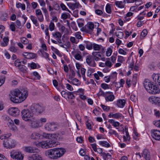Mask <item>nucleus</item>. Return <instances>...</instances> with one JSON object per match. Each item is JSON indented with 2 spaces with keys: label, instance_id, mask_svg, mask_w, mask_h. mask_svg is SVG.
<instances>
[{
  "label": "nucleus",
  "instance_id": "26",
  "mask_svg": "<svg viewBox=\"0 0 160 160\" xmlns=\"http://www.w3.org/2000/svg\"><path fill=\"white\" fill-rule=\"evenodd\" d=\"M125 3V0H124L123 1H116L115 2V4L116 6L121 8H122L124 7Z\"/></svg>",
  "mask_w": 160,
  "mask_h": 160
},
{
  "label": "nucleus",
  "instance_id": "27",
  "mask_svg": "<svg viewBox=\"0 0 160 160\" xmlns=\"http://www.w3.org/2000/svg\"><path fill=\"white\" fill-rule=\"evenodd\" d=\"M28 160H42V157L38 154H33L28 158Z\"/></svg>",
  "mask_w": 160,
  "mask_h": 160
},
{
  "label": "nucleus",
  "instance_id": "53",
  "mask_svg": "<svg viewBox=\"0 0 160 160\" xmlns=\"http://www.w3.org/2000/svg\"><path fill=\"white\" fill-rule=\"evenodd\" d=\"M21 42L24 44H26L28 43V40L26 38L22 37L21 38Z\"/></svg>",
  "mask_w": 160,
  "mask_h": 160
},
{
  "label": "nucleus",
  "instance_id": "63",
  "mask_svg": "<svg viewBox=\"0 0 160 160\" xmlns=\"http://www.w3.org/2000/svg\"><path fill=\"white\" fill-rule=\"evenodd\" d=\"M117 61L119 62L122 63L125 61V59L123 57L121 56H118V57Z\"/></svg>",
  "mask_w": 160,
  "mask_h": 160
},
{
  "label": "nucleus",
  "instance_id": "2",
  "mask_svg": "<svg viewBox=\"0 0 160 160\" xmlns=\"http://www.w3.org/2000/svg\"><path fill=\"white\" fill-rule=\"evenodd\" d=\"M143 85L146 90L150 93L156 94L159 93L160 89L156 85H154L150 81L145 79L143 82Z\"/></svg>",
  "mask_w": 160,
  "mask_h": 160
},
{
  "label": "nucleus",
  "instance_id": "60",
  "mask_svg": "<svg viewBox=\"0 0 160 160\" xmlns=\"http://www.w3.org/2000/svg\"><path fill=\"white\" fill-rule=\"evenodd\" d=\"M44 32L45 33L46 35V38H48V40L49 41L50 40V36L49 35V32H48V28H47L44 30Z\"/></svg>",
  "mask_w": 160,
  "mask_h": 160
},
{
  "label": "nucleus",
  "instance_id": "28",
  "mask_svg": "<svg viewBox=\"0 0 160 160\" xmlns=\"http://www.w3.org/2000/svg\"><path fill=\"white\" fill-rule=\"evenodd\" d=\"M125 130L126 133V136L124 135L123 136V141L125 142H128L130 140V138L128 132V128L126 126L125 127Z\"/></svg>",
  "mask_w": 160,
  "mask_h": 160
},
{
  "label": "nucleus",
  "instance_id": "19",
  "mask_svg": "<svg viewBox=\"0 0 160 160\" xmlns=\"http://www.w3.org/2000/svg\"><path fill=\"white\" fill-rule=\"evenodd\" d=\"M102 54L99 52H92V56L93 59L96 61H98L101 58Z\"/></svg>",
  "mask_w": 160,
  "mask_h": 160
},
{
  "label": "nucleus",
  "instance_id": "35",
  "mask_svg": "<svg viewBox=\"0 0 160 160\" xmlns=\"http://www.w3.org/2000/svg\"><path fill=\"white\" fill-rule=\"evenodd\" d=\"M75 58L78 60L80 61H82V57L81 56V52L79 51L78 53H76L74 55Z\"/></svg>",
  "mask_w": 160,
  "mask_h": 160
},
{
  "label": "nucleus",
  "instance_id": "41",
  "mask_svg": "<svg viewBox=\"0 0 160 160\" xmlns=\"http://www.w3.org/2000/svg\"><path fill=\"white\" fill-rule=\"evenodd\" d=\"M52 35L54 38L58 39L61 38L62 34L58 32H56L52 33Z\"/></svg>",
  "mask_w": 160,
  "mask_h": 160
},
{
  "label": "nucleus",
  "instance_id": "42",
  "mask_svg": "<svg viewBox=\"0 0 160 160\" xmlns=\"http://www.w3.org/2000/svg\"><path fill=\"white\" fill-rule=\"evenodd\" d=\"M30 18L31 20L32 21V22L37 27L38 25L39 24L37 22V20L35 18V16L33 15H31L30 17Z\"/></svg>",
  "mask_w": 160,
  "mask_h": 160
},
{
  "label": "nucleus",
  "instance_id": "62",
  "mask_svg": "<svg viewBox=\"0 0 160 160\" xmlns=\"http://www.w3.org/2000/svg\"><path fill=\"white\" fill-rule=\"evenodd\" d=\"M70 70L71 72V74L69 78V79H71L75 77L76 73L75 71L73 69H70Z\"/></svg>",
  "mask_w": 160,
  "mask_h": 160
},
{
  "label": "nucleus",
  "instance_id": "16",
  "mask_svg": "<svg viewBox=\"0 0 160 160\" xmlns=\"http://www.w3.org/2000/svg\"><path fill=\"white\" fill-rule=\"evenodd\" d=\"M148 100L152 103L160 106V98L155 96H151L148 98Z\"/></svg>",
  "mask_w": 160,
  "mask_h": 160
},
{
  "label": "nucleus",
  "instance_id": "12",
  "mask_svg": "<svg viewBox=\"0 0 160 160\" xmlns=\"http://www.w3.org/2000/svg\"><path fill=\"white\" fill-rule=\"evenodd\" d=\"M41 138H44L46 139H50L51 140H55L57 139L58 136L56 134H49L46 133H43L41 135Z\"/></svg>",
  "mask_w": 160,
  "mask_h": 160
},
{
  "label": "nucleus",
  "instance_id": "64",
  "mask_svg": "<svg viewBox=\"0 0 160 160\" xmlns=\"http://www.w3.org/2000/svg\"><path fill=\"white\" fill-rule=\"evenodd\" d=\"M9 28L12 31H15L16 28L15 23L14 22H12L10 25Z\"/></svg>",
  "mask_w": 160,
  "mask_h": 160
},
{
  "label": "nucleus",
  "instance_id": "31",
  "mask_svg": "<svg viewBox=\"0 0 160 160\" xmlns=\"http://www.w3.org/2000/svg\"><path fill=\"white\" fill-rule=\"evenodd\" d=\"M41 136L39 133L36 132H33L31 136L32 138L35 140L41 138Z\"/></svg>",
  "mask_w": 160,
  "mask_h": 160
},
{
  "label": "nucleus",
  "instance_id": "46",
  "mask_svg": "<svg viewBox=\"0 0 160 160\" xmlns=\"http://www.w3.org/2000/svg\"><path fill=\"white\" fill-rule=\"evenodd\" d=\"M147 31L146 29H144L142 30L140 35V38L143 39L147 34Z\"/></svg>",
  "mask_w": 160,
  "mask_h": 160
},
{
  "label": "nucleus",
  "instance_id": "36",
  "mask_svg": "<svg viewBox=\"0 0 160 160\" xmlns=\"http://www.w3.org/2000/svg\"><path fill=\"white\" fill-rule=\"evenodd\" d=\"M9 38L8 37H4L3 39V42L1 43V45L2 47L7 46L8 43Z\"/></svg>",
  "mask_w": 160,
  "mask_h": 160
},
{
  "label": "nucleus",
  "instance_id": "14",
  "mask_svg": "<svg viewBox=\"0 0 160 160\" xmlns=\"http://www.w3.org/2000/svg\"><path fill=\"white\" fill-rule=\"evenodd\" d=\"M9 114L14 117H16L19 114V111L16 108H10L8 111Z\"/></svg>",
  "mask_w": 160,
  "mask_h": 160
},
{
  "label": "nucleus",
  "instance_id": "44",
  "mask_svg": "<svg viewBox=\"0 0 160 160\" xmlns=\"http://www.w3.org/2000/svg\"><path fill=\"white\" fill-rule=\"evenodd\" d=\"M40 51L42 54V57L46 59H49V55L47 52L42 50H40Z\"/></svg>",
  "mask_w": 160,
  "mask_h": 160
},
{
  "label": "nucleus",
  "instance_id": "51",
  "mask_svg": "<svg viewBox=\"0 0 160 160\" xmlns=\"http://www.w3.org/2000/svg\"><path fill=\"white\" fill-rule=\"evenodd\" d=\"M8 18V15L7 13L2 14L0 17L1 19L3 21H6Z\"/></svg>",
  "mask_w": 160,
  "mask_h": 160
},
{
  "label": "nucleus",
  "instance_id": "5",
  "mask_svg": "<svg viewBox=\"0 0 160 160\" xmlns=\"http://www.w3.org/2000/svg\"><path fill=\"white\" fill-rule=\"evenodd\" d=\"M16 144L15 140L11 138L5 139L3 142V146L7 148H11L14 147Z\"/></svg>",
  "mask_w": 160,
  "mask_h": 160
},
{
  "label": "nucleus",
  "instance_id": "6",
  "mask_svg": "<svg viewBox=\"0 0 160 160\" xmlns=\"http://www.w3.org/2000/svg\"><path fill=\"white\" fill-rule=\"evenodd\" d=\"M10 156L16 160H22L23 159V155L21 152L18 151H12L10 152Z\"/></svg>",
  "mask_w": 160,
  "mask_h": 160
},
{
  "label": "nucleus",
  "instance_id": "43",
  "mask_svg": "<svg viewBox=\"0 0 160 160\" xmlns=\"http://www.w3.org/2000/svg\"><path fill=\"white\" fill-rule=\"evenodd\" d=\"M102 46L95 43H93V48L95 51H99L101 48Z\"/></svg>",
  "mask_w": 160,
  "mask_h": 160
},
{
  "label": "nucleus",
  "instance_id": "25",
  "mask_svg": "<svg viewBox=\"0 0 160 160\" xmlns=\"http://www.w3.org/2000/svg\"><path fill=\"white\" fill-rule=\"evenodd\" d=\"M126 103V101L124 99H119L116 102V105L120 108H123Z\"/></svg>",
  "mask_w": 160,
  "mask_h": 160
},
{
  "label": "nucleus",
  "instance_id": "22",
  "mask_svg": "<svg viewBox=\"0 0 160 160\" xmlns=\"http://www.w3.org/2000/svg\"><path fill=\"white\" fill-rule=\"evenodd\" d=\"M152 78L156 83L160 86V74L153 73Z\"/></svg>",
  "mask_w": 160,
  "mask_h": 160
},
{
  "label": "nucleus",
  "instance_id": "30",
  "mask_svg": "<svg viewBox=\"0 0 160 160\" xmlns=\"http://www.w3.org/2000/svg\"><path fill=\"white\" fill-rule=\"evenodd\" d=\"M71 80V81L69 80L68 81V82L70 83L77 86L80 85L81 84V82L77 78H72Z\"/></svg>",
  "mask_w": 160,
  "mask_h": 160
},
{
  "label": "nucleus",
  "instance_id": "10",
  "mask_svg": "<svg viewBox=\"0 0 160 160\" xmlns=\"http://www.w3.org/2000/svg\"><path fill=\"white\" fill-rule=\"evenodd\" d=\"M45 129L48 131H54L57 128V126L53 122H47L45 125Z\"/></svg>",
  "mask_w": 160,
  "mask_h": 160
},
{
  "label": "nucleus",
  "instance_id": "38",
  "mask_svg": "<svg viewBox=\"0 0 160 160\" xmlns=\"http://www.w3.org/2000/svg\"><path fill=\"white\" fill-rule=\"evenodd\" d=\"M60 8L62 11H67L70 13H71V12L68 9L66 6L62 2H61L60 3Z\"/></svg>",
  "mask_w": 160,
  "mask_h": 160
},
{
  "label": "nucleus",
  "instance_id": "39",
  "mask_svg": "<svg viewBox=\"0 0 160 160\" xmlns=\"http://www.w3.org/2000/svg\"><path fill=\"white\" fill-rule=\"evenodd\" d=\"M99 144L106 148H109L110 147V145L106 141H100L99 142Z\"/></svg>",
  "mask_w": 160,
  "mask_h": 160
},
{
  "label": "nucleus",
  "instance_id": "57",
  "mask_svg": "<svg viewBox=\"0 0 160 160\" xmlns=\"http://www.w3.org/2000/svg\"><path fill=\"white\" fill-rule=\"evenodd\" d=\"M68 16H70L69 13H63L61 14V18L63 19H66L68 18Z\"/></svg>",
  "mask_w": 160,
  "mask_h": 160
},
{
  "label": "nucleus",
  "instance_id": "32",
  "mask_svg": "<svg viewBox=\"0 0 160 160\" xmlns=\"http://www.w3.org/2000/svg\"><path fill=\"white\" fill-rule=\"evenodd\" d=\"M102 156L104 160H111L112 158L111 155L109 153L103 152L102 153Z\"/></svg>",
  "mask_w": 160,
  "mask_h": 160
},
{
  "label": "nucleus",
  "instance_id": "59",
  "mask_svg": "<svg viewBox=\"0 0 160 160\" xmlns=\"http://www.w3.org/2000/svg\"><path fill=\"white\" fill-rule=\"evenodd\" d=\"M106 12L108 13H111V9L110 5L108 3L106 6Z\"/></svg>",
  "mask_w": 160,
  "mask_h": 160
},
{
  "label": "nucleus",
  "instance_id": "47",
  "mask_svg": "<svg viewBox=\"0 0 160 160\" xmlns=\"http://www.w3.org/2000/svg\"><path fill=\"white\" fill-rule=\"evenodd\" d=\"M117 73L114 72L112 73L111 75L109 76L110 80L112 81H115L117 79Z\"/></svg>",
  "mask_w": 160,
  "mask_h": 160
},
{
  "label": "nucleus",
  "instance_id": "18",
  "mask_svg": "<svg viewBox=\"0 0 160 160\" xmlns=\"http://www.w3.org/2000/svg\"><path fill=\"white\" fill-rule=\"evenodd\" d=\"M67 5L69 8L72 10L81 8L82 7L78 2H76L75 3H68L67 4Z\"/></svg>",
  "mask_w": 160,
  "mask_h": 160
},
{
  "label": "nucleus",
  "instance_id": "55",
  "mask_svg": "<svg viewBox=\"0 0 160 160\" xmlns=\"http://www.w3.org/2000/svg\"><path fill=\"white\" fill-rule=\"evenodd\" d=\"M49 30L51 31H52L54 30L55 28V25L53 22L52 21H51L49 25Z\"/></svg>",
  "mask_w": 160,
  "mask_h": 160
},
{
  "label": "nucleus",
  "instance_id": "52",
  "mask_svg": "<svg viewBox=\"0 0 160 160\" xmlns=\"http://www.w3.org/2000/svg\"><path fill=\"white\" fill-rule=\"evenodd\" d=\"M112 127H110V129L109 131V133L110 135L114 134L117 137L118 136V133L116 132V131L113 130L112 129Z\"/></svg>",
  "mask_w": 160,
  "mask_h": 160
},
{
  "label": "nucleus",
  "instance_id": "33",
  "mask_svg": "<svg viewBox=\"0 0 160 160\" xmlns=\"http://www.w3.org/2000/svg\"><path fill=\"white\" fill-rule=\"evenodd\" d=\"M47 141H43L40 142H39L37 144V146L38 147H41L42 148H48V146H47Z\"/></svg>",
  "mask_w": 160,
  "mask_h": 160
},
{
  "label": "nucleus",
  "instance_id": "20",
  "mask_svg": "<svg viewBox=\"0 0 160 160\" xmlns=\"http://www.w3.org/2000/svg\"><path fill=\"white\" fill-rule=\"evenodd\" d=\"M36 15L38 21L42 22L43 21L44 18L42 13L40 9H38L35 11Z\"/></svg>",
  "mask_w": 160,
  "mask_h": 160
},
{
  "label": "nucleus",
  "instance_id": "58",
  "mask_svg": "<svg viewBox=\"0 0 160 160\" xmlns=\"http://www.w3.org/2000/svg\"><path fill=\"white\" fill-rule=\"evenodd\" d=\"M109 58H107V60L106 61L105 64V65L109 68H111L112 65V63L109 60Z\"/></svg>",
  "mask_w": 160,
  "mask_h": 160
},
{
  "label": "nucleus",
  "instance_id": "21",
  "mask_svg": "<svg viewBox=\"0 0 160 160\" xmlns=\"http://www.w3.org/2000/svg\"><path fill=\"white\" fill-rule=\"evenodd\" d=\"M57 158L63 155L66 152V150L62 148H56Z\"/></svg>",
  "mask_w": 160,
  "mask_h": 160
},
{
  "label": "nucleus",
  "instance_id": "9",
  "mask_svg": "<svg viewBox=\"0 0 160 160\" xmlns=\"http://www.w3.org/2000/svg\"><path fill=\"white\" fill-rule=\"evenodd\" d=\"M137 77L138 75L135 74L133 75L132 80L128 78L127 79L126 83L128 88L130 87L131 85L135 87L137 83Z\"/></svg>",
  "mask_w": 160,
  "mask_h": 160
},
{
  "label": "nucleus",
  "instance_id": "61",
  "mask_svg": "<svg viewBox=\"0 0 160 160\" xmlns=\"http://www.w3.org/2000/svg\"><path fill=\"white\" fill-rule=\"evenodd\" d=\"M36 56V54L33 53H29L28 59H32L34 58Z\"/></svg>",
  "mask_w": 160,
  "mask_h": 160
},
{
  "label": "nucleus",
  "instance_id": "45",
  "mask_svg": "<svg viewBox=\"0 0 160 160\" xmlns=\"http://www.w3.org/2000/svg\"><path fill=\"white\" fill-rule=\"evenodd\" d=\"M117 53L114 52L113 55L110 57L111 60L112 62L114 63L115 62V61L117 58Z\"/></svg>",
  "mask_w": 160,
  "mask_h": 160
},
{
  "label": "nucleus",
  "instance_id": "24",
  "mask_svg": "<svg viewBox=\"0 0 160 160\" xmlns=\"http://www.w3.org/2000/svg\"><path fill=\"white\" fill-rule=\"evenodd\" d=\"M24 150L27 152L32 153L35 152L37 150L34 148L28 146L24 147Z\"/></svg>",
  "mask_w": 160,
  "mask_h": 160
},
{
  "label": "nucleus",
  "instance_id": "50",
  "mask_svg": "<svg viewBox=\"0 0 160 160\" xmlns=\"http://www.w3.org/2000/svg\"><path fill=\"white\" fill-rule=\"evenodd\" d=\"M47 122V119L45 118H41L39 119V122L40 123V126L42 127L43 125V123L45 122Z\"/></svg>",
  "mask_w": 160,
  "mask_h": 160
},
{
  "label": "nucleus",
  "instance_id": "48",
  "mask_svg": "<svg viewBox=\"0 0 160 160\" xmlns=\"http://www.w3.org/2000/svg\"><path fill=\"white\" fill-rule=\"evenodd\" d=\"M112 53V50L111 48H108L106 52V55L107 57L110 56L111 55Z\"/></svg>",
  "mask_w": 160,
  "mask_h": 160
},
{
  "label": "nucleus",
  "instance_id": "40",
  "mask_svg": "<svg viewBox=\"0 0 160 160\" xmlns=\"http://www.w3.org/2000/svg\"><path fill=\"white\" fill-rule=\"evenodd\" d=\"M87 27L88 31L92 32L94 29V25L92 22H89L87 24Z\"/></svg>",
  "mask_w": 160,
  "mask_h": 160
},
{
  "label": "nucleus",
  "instance_id": "37",
  "mask_svg": "<svg viewBox=\"0 0 160 160\" xmlns=\"http://www.w3.org/2000/svg\"><path fill=\"white\" fill-rule=\"evenodd\" d=\"M84 42L86 44V48L87 49L90 50L92 48L93 44H92L90 42L86 41H84Z\"/></svg>",
  "mask_w": 160,
  "mask_h": 160
},
{
  "label": "nucleus",
  "instance_id": "13",
  "mask_svg": "<svg viewBox=\"0 0 160 160\" xmlns=\"http://www.w3.org/2000/svg\"><path fill=\"white\" fill-rule=\"evenodd\" d=\"M108 117L109 118H114L116 119H122L124 118V116L122 113L119 112L116 113L110 112L109 113Z\"/></svg>",
  "mask_w": 160,
  "mask_h": 160
},
{
  "label": "nucleus",
  "instance_id": "17",
  "mask_svg": "<svg viewBox=\"0 0 160 160\" xmlns=\"http://www.w3.org/2000/svg\"><path fill=\"white\" fill-rule=\"evenodd\" d=\"M151 134L152 137L155 139L160 140V131L157 130H152Z\"/></svg>",
  "mask_w": 160,
  "mask_h": 160
},
{
  "label": "nucleus",
  "instance_id": "23",
  "mask_svg": "<svg viewBox=\"0 0 160 160\" xmlns=\"http://www.w3.org/2000/svg\"><path fill=\"white\" fill-rule=\"evenodd\" d=\"M47 143L48 148L56 147L58 144V142H56L54 140L48 141H47Z\"/></svg>",
  "mask_w": 160,
  "mask_h": 160
},
{
  "label": "nucleus",
  "instance_id": "15",
  "mask_svg": "<svg viewBox=\"0 0 160 160\" xmlns=\"http://www.w3.org/2000/svg\"><path fill=\"white\" fill-rule=\"evenodd\" d=\"M92 56L88 55L87 56L86 58V62L87 63L89 66L92 67H95L96 66V63L95 60Z\"/></svg>",
  "mask_w": 160,
  "mask_h": 160
},
{
  "label": "nucleus",
  "instance_id": "7",
  "mask_svg": "<svg viewBox=\"0 0 160 160\" xmlns=\"http://www.w3.org/2000/svg\"><path fill=\"white\" fill-rule=\"evenodd\" d=\"M103 96L105 98L106 102H112L115 99V97L113 93L111 92H103Z\"/></svg>",
  "mask_w": 160,
  "mask_h": 160
},
{
  "label": "nucleus",
  "instance_id": "4",
  "mask_svg": "<svg viewBox=\"0 0 160 160\" xmlns=\"http://www.w3.org/2000/svg\"><path fill=\"white\" fill-rule=\"evenodd\" d=\"M30 109L33 114H38L42 113L45 110L44 107L38 104H33L31 106Z\"/></svg>",
  "mask_w": 160,
  "mask_h": 160
},
{
  "label": "nucleus",
  "instance_id": "29",
  "mask_svg": "<svg viewBox=\"0 0 160 160\" xmlns=\"http://www.w3.org/2000/svg\"><path fill=\"white\" fill-rule=\"evenodd\" d=\"M142 156L144 157V158L146 160H149L150 158V153L148 150L147 149H145L143 151V154Z\"/></svg>",
  "mask_w": 160,
  "mask_h": 160
},
{
  "label": "nucleus",
  "instance_id": "3",
  "mask_svg": "<svg viewBox=\"0 0 160 160\" xmlns=\"http://www.w3.org/2000/svg\"><path fill=\"white\" fill-rule=\"evenodd\" d=\"M22 119L26 121L30 120L33 116V113L31 110L28 109H24L21 112Z\"/></svg>",
  "mask_w": 160,
  "mask_h": 160
},
{
  "label": "nucleus",
  "instance_id": "56",
  "mask_svg": "<svg viewBox=\"0 0 160 160\" xmlns=\"http://www.w3.org/2000/svg\"><path fill=\"white\" fill-rule=\"evenodd\" d=\"M101 106L103 110L105 111L108 112L110 110V108L109 107L104 105L101 104Z\"/></svg>",
  "mask_w": 160,
  "mask_h": 160
},
{
  "label": "nucleus",
  "instance_id": "1",
  "mask_svg": "<svg viewBox=\"0 0 160 160\" xmlns=\"http://www.w3.org/2000/svg\"><path fill=\"white\" fill-rule=\"evenodd\" d=\"M28 95L27 90L23 89L21 90L16 89L11 91L9 94L10 100L15 103H19L23 101Z\"/></svg>",
  "mask_w": 160,
  "mask_h": 160
},
{
  "label": "nucleus",
  "instance_id": "54",
  "mask_svg": "<svg viewBox=\"0 0 160 160\" xmlns=\"http://www.w3.org/2000/svg\"><path fill=\"white\" fill-rule=\"evenodd\" d=\"M81 33L80 32H76L74 34V36L75 37L78 39H81V40H82L83 39V38L82 37L81 35Z\"/></svg>",
  "mask_w": 160,
  "mask_h": 160
},
{
  "label": "nucleus",
  "instance_id": "8",
  "mask_svg": "<svg viewBox=\"0 0 160 160\" xmlns=\"http://www.w3.org/2000/svg\"><path fill=\"white\" fill-rule=\"evenodd\" d=\"M29 121L30 126L32 128L36 129L41 127L39 119L35 118H32Z\"/></svg>",
  "mask_w": 160,
  "mask_h": 160
},
{
  "label": "nucleus",
  "instance_id": "34",
  "mask_svg": "<svg viewBox=\"0 0 160 160\" xmlns=\"http://www.w3.org/2000/svg\"><path fill=\"white\" fill-rule=\"evenodd\" d=\"M28 66L30 67L32 69L38 68L40 67V66L38 64H37L34 62H32L31 63H28Z\"/></svg>",
  "mask_w": 160,
  "mask_h": 160
},
{
  "label": "nucleus",
  "instance_id": "49",
  "mask_svg": "<svg viewBox=\"0 0 160 160\" xmlns=\"http://www.w3.org/2000/svg\"><path fill=\"white\" fill-rule=\"evenodd\" d=\"M97 7V5H95L94 7V8L96 9L95 11V13L98 15H102V11L98 9H96Z\"/></svg>",
  "mask_w": 160,
  "mask_h": 160
},
{
  "label": "nucleus",
  "instance_id": "11",
  "mask_svg": "<svg viewBox=\"0 0 160 160\" xmlns=\"http://www.w3.org/2000/svg\"><path fill=\"white\" fill-rule=\"evenodd\" d=\"M46 154L51 159H56L57 158L56 148L48 150L46 152Z\"/></svg>",
  "mask_w": 160,
  "mask_h": 160
}]
</instances>
